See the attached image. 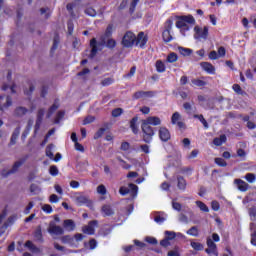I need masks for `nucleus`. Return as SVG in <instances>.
<instances>
[{
  "label": "nucleus",
  "instance_id": "1",
  "mask_svg": "<svg viewBox=\"0 0 256 256\" xmlns=\"http://www.w3.org/2000/svg\"><path fill=\"white\" fill-rule=\"evenodd\" d=\"M195 18L191 15L188 16H180L178 20L176 21V27L179 29L181 35H187L189 31H191V28L195 26Z\"/></svg>",
  "mask_w": 256,
  "mask_h": 256
},
{
  "label": "nucleus",
  "instance_id": "2",
  "mask_svg": "<svg viewBox=\"0 0 256 256\" xmlns=\"http://www.w3.org/2000/svg\"><path fill=\"white\" fill-rule=\"evenodd\" d=\"M220 241H221V238L219 237V234H217V233H213L212 238L208 237L207 241H206L207 247H208L206 249V253L208 255H214V256L219 255V252L217 251V244H215V243H219Z\"/></svg>",
  "mask_w": 256,
  "mask_h": 256
},
{
  "label": "nucleus",
  "instance_id": "3",
  "mask_svg": "<svg viewBox=\"0 0 256 256\" xmlns=\"http://www.w3.org/2000/svg\"><path fill=\"white\" fill-rule=\"evenodd\" d=\"M91 53L90 57L93 59L97 55V51H101L105 47V39L102 37L99 42L95 38L90 41Z\"/></svg>",
  "mask_w": 256,
  "mask_h": 256
},
{
  "label": "nucleus",
  "instance_id": "4",
  "mask_svg": "<svg viewBox=\"0 0 256 256\" xmlns=\"http://www.w3.org/2000/svg\"><path fill=\"white\" fill-rule=\"evenodd\" d=\"M142 131H143V139L145 143H151L153 139V135H155V132L153 131V127H151L148 123L142 121Z\"/></svg>",
  "mask_w": 256,
  "mask_h": 256
},
{
  "label": "nucleus",
  "instance_id": "5",
  "mask_svg": "<svg viewBox=\"0 0 256 256\" xmlns=\"http://www.w3.org/2000/svg\"><path fill=\"white\" fill-rule=\"evenodd\" d=\"M173 29V20L169 19L165 23V30L162 33L163 41L165 43H170L173 41V35H171V31Z\"/></svg>",
  "mask_w": 256,
  "mask_h": 256
},
{
  "label": "nucleus",
  "instance_id": "6",
  "mask_svg": "<svg viewBox=\"0 0 256 256\" xmlns=\"http://www.w3.org/2000/svg\"><path fill=\"white\" fill-rule=\"evenodd\" d=\"M136 40H137V36L135 35V33L128 31L123 36L122 45L128 48L133 47V45H135Z\"/></svg>",
  "mask_w": 256,
  "mask_h": 256
},
{
  "label": "nucleus",
  "instance_id": "7",
  "mask_svg": "<svg viewBox=\"0 0 256 256\" xmlns=\"http://www.w3.org/2000/svg\"><path fill=\"white\" fill-rule=\"evenodd\" d=\"M207 37H209V27L205 26L201 28V26L198 25L194 27V39L207 40Z\"/></svg>",
  "mask_w": 256,
  "mask_h": 256
},
{
  "label": "nucleus",
  "instance_id": "8",
  "mask_svg": "<svg viewBox=\"0 0 256 256\" xmlns=\"http://www.w3.org/2000/svg\"><path fill=\"white\" fill-rule=\"evenodd\" d=\"M138 189H139V188L137 187V185H135V184H129L128 187H125V186L120 187L119 193H120V195H123V196L129 195V193H130V195H131L132 197H137V191H138Z\"/></svg>",
  "mask_w": 256,
  "mask_h": 256
},
{
  "label": "nucleus",
  "instance_id": "9",
  "mask_svg": "<svg viewBox=\"0 0 256 256\" xmlns=\"http://www.w3.org/2000/svg\"><path fill=\"white\" fill-rule=\"evenodd\" d=\"M25 161H27V158H20L18 161H16L9 171H3L2 175L3 177H9V175H13V173H17L19 171V168L25 165Z\"/></svg>",
  "mask_w": 256,
  "mask_h": 256
},
{
  "label": "nucleus",
  "instance_id": "10",
  "mask_svg": "<svg viewBox=\"0 0 256 256\" xmlns=\"http://www.w3.org/2000/svg\"><path fill=\"white\" fill-rule=\"evenodd\" d=\"M172 125H177L179 129H185V123L182 121L181 114L179 112H174L171 117Z\"/></svg>",
  "mask_w": 256,
  "mask_h": 256
},
{
  "label": "nucleus",
  "instance_id": "11",
  "mask_svg": "<svg viewBox=\"0 0 256 256\" xmlns=\"http://www.w3.org/2000/svg\"><path fill=\"white\" fill-rule=\"evenodd\" d=\"M147 35H145L144 32H140L137 36H136V40L134 45H136V47H140V49H144L145 45H147Z\"/></svg>",
  "mask_w": 256,
  "mask_h": 256
},
{
  "label": "nucleus",
  "instance_id": "12",
  "mask_svg": "<svg viewBox=\"0 0 256 256\" xmlns=\"http://www.w3.org/2000/svg\"><path fill=\"white\" fill-rule=\"evenodd\" d=\"M48 233L53 235H63L65 233V230L61 226H58L55 224V222H50L48 227Z\"/></svg>",
  "mask_w": 256,
  "mask_h": 256
},
{
  "label": "nucleus",
  "instance_id": "13",
  "mask_svg": "<svg viewBox=\"0 0 256 256\" xmlns=\"http://www.w3.org/2000/svg\"><path fill=\"white\" fill-rule=\"evenodd\" d=\"M11 97L1 96L0 97V111H5L8 107H11Z\"/></svg>",
  "mask_w": 256,
  "mask_h": 256
},
{
  "label": "nucleus",
  "instance_id": "14",
  "mask_svg": "<svg viewBox=\"0 0 256 256\" xmlns=\"http://www.w3.org/2000/svg\"><path fill=\"white\" fill-rule=\"evenodd\" d=\"M200 67L209 75H215V66L209 62L200 63Z\"/></svg>",
  "mask_w": 256,
  "mask_h": 256
},
{
  "label": "nucleus",
  "instance_id": "15",
  "mask_svg": "<svg viewBox=\"0 0 256 256\" xmlns=\"http://www.w3.org/2000/svg\"><path fill=\"white\" fill-rule=\"evenodd\" d=\"M159 138L161 139V141L166 142L171 139V133L169 132V130L167 128L160 127Z\"/></svg>",
  "mask_w": 256,
  "mask_h": 256
},
{
  "label": "nucleus",
  "instance_id": "16",
  "mask_svg": "<svg viewBox=\"0 0 256 256\" xmlns=\"http://www.w3.org/2000/svg\"><path fill=\"white\" fill-rule=\"evenodd\" d=\"M96 227H97V221H92L83 228V233H86V235H93L95 233Z\"/></svg>",
  "mask_w": 256,
  "mask_h": 256
},
{
  "label": "nucleus",
  "instance_id": "17",
  "mask_svg": "<svg viewBox=\"0 0 256 256\" xmlns=\"http://www.w3.org/2000/svg\"><path fill=\"white\" fill-rule=\"evenodd\" d=\"M234 183L239 191L245 192L249 189V184L241 179H235Z\"/></svg>",
  "mask_w": 256,
  "mask_h": 256
},
{
  "label": "nucleus",
  "instance_id": "18",
  "mask_svg": "<svg viewBox=\"0 0 256 256\" xmlns=\"http://www.w3.org/2000/svg\"><path fill=\"white\" fill-rule=\"evenodd\" d=\"M148 125H153L154 127H157V125H161V118L157 116H149L147 119L143 120Z\"/></svg>",
  "mask_w": 256,
  "mask_h": 256
},
{
  "label": "nucleus",
  "instance_id": "19",
  "mask_svg": "<svg viewBox=\"0 0 256 256\" xmlns=\"http://www.w3.org/2000/svg\"><path fill=\"white\" fill-rule=\"evenodd\" d=\"M153 95V92L138 91L133 94V99H149Z\"/></svg>",
  "mask_w": 256,
  "mask_h": 256
},
{
  "label": "nucleus",
  "instance_id": "20",
  "mask_svg": "<svg viewBox=\"0 0 256 256\" xmlns=\"http://www.w3.org/2000/svg\"><path fill=\"white\" fill-rule=\"evenodd\" d=\"M75 203L76 205H86V203H89V198L82 194H76L75 195Z\"/></svg>",
  "mask_w": 256,
  "mask_h": 256
},
{
  "label": "nucleus",
  "instance_id": "21",
  "mask_svg": "<svg viewBox=\"0 0 256 256\" xmlns=\"http://www.w3.org/2000/svg\"><path fill=\"white\" fill-rule=\"evenodd\" d=\"M63 226L66 231H75V222L73 220H65Z\"/></svg>",
  "mask_w": 256,
  "mask_h": 256
},
{
  "label": "nucleus",
  "instance_id": "22",
  "mask_svg": "<svg viewBox=\"0 0 256 256\" xmlns=\"http://www.w3.org/2000/svg\"><path fill=\"white\" fill-rule=\"evenodd\" d=\"M157 73H165L167 67L165 66V63L161 60L156 61L155 64Z\"/></svg>",
  "mask_w": 256,
  "mask_h": 256
},
{
  "label": "nucleus",
  "instance_id": "23",
  "mask_svg": "<svg viewBox=\"0 0 256 256\" xmlns=\"http://www.w3.org/2000/svg\"><path fill=\"white\" fill-rule=\"evenodd\" d=\"M137 121L138 118L134 117L131 121H130V127L133 131V133H135V135H137L139 133V126L137 125Z\"/></svg>",
  "mask_w": 256,
  "mask_h": 256
},
{
  "label": "nucleus",
  "instance_id": "24",
  "mask_svg": "<svg viewBox=\"0 0 256 256\" xmlns=\"http://www.w3.org/2000/svg\"><path fill=\"white\" fill-rule=\"evenodd\" d=\"M251 233V243L256 247V226L254 223L250 224Z\"/></svg>",
  "mask_w": 256,
  "mask_h": 256
},
{
  "label": "nucleus",
  "instance_id": "25",
  "mask_svg": "<svg viewBox=\"0 0 256 256\" xmlns=\"http://www.w3.org/2000/svg\"><path fill=\"white\" fill-rule=\"evenodd\" d=\"M179 57L177 56V54L175 52H172L170 54H168L166 61L167 63H177Z\"/></svg>",
  "mask_w": 256,
  "mask_h": 256
},
{
  "label": "nucleus",
  "instance_id": "26",
  "mask_svg": "<svg viewBox=\"0 0 256 256\" xmlns=\"http://www.w3.org/2000/svg\"><path fill=\"white\" fill-rule=\"evenodd\" d=\"M227 141V136L221 135L219 138H215L213 143L216 145V147H220L222 143H225Z\"/></svg>",
  "mask_w": 256,
  "mask_h": 256
},
{
  "label": "nucleus",
  "instance_id": "27",
  "mask_svg": "<svg viewBox=\"0 0 256 256\" xmlns=\"http://www.w3.org/2000/svg\"><path fill=\"white\" fill-rule=\"evenodd\" d=\"M178 50H179V53H181L184 57H189V55L193 53V50L189 48L179 47Z\"/></svg>",
  "mask_w": 256,
  "mask_h": 256
},
{
  "label": "nucleus",
  "instance_id": "28",
  "mask_svg": "<svg viewBox=\"0 0 256 256\" xmlns=\"http://www.w3.org/2000/svg\"><path fill=\"white\" fill-rule=\"evenodd\" d=\"M53 149H55V145L51 144L46 147V157H49V159H53Z\"/></svg>",
  "mask_w": 256,
  "mask_h": 256
},
{
  "label": "nucleus",
  "instance_id": "29",
  "mask_svg": "<svg viewBox=\"0 0 256 256\" xmlns=\"http://www.w3.org/2000/svg\"><path fill=\"white\" fill-rule=\"evenodd\" d=\"M43 115H45V110L44 109H40L38 111V115H37L38 120L36 122V129H38L39 125H41V121L43 120Z\"/></svg>",
  "mask_w": 256,
  "mask_h": 256
},
{
  "label": "nucleus",
  "instance_id": "30",
  "mask_svg": "<svg viewBox=\"0 0 256 256\" xmlns=\"http://www.w3.org/2000/svg\"><path fill=\"white\" fill-rule=\"evenodd\" d=\"M21 133V128H16L12 134L11 137V143L12 145H15V141H17V138L19 137V134Z\"/></svg>",
  "mask_w": 256,
  "mask_h": 256
},
{
  "label": "nucleus",
  "instance_id": "31",
  "mask_svg": "<svg viewBox=\"0 0 256 256\" xmlns=\"http://www.w3.org/2000/svg\"><path fill=\"white\" fill-rule=\"evenodd\" d=\"M191 83L195 87H205V85H207V83H205V81L200 80V79H192Z\"/></svg>",
  "mask_w": 256,
  "mask_h": 256
},
{
  "label": "nucleus",
  "instance_id": "32",
  "mask_svg": "<svg viewBox=\"0 0 256 256\" xmlns=\"http://www.w3.org/2000/svg\"><path fill=\"white\" fill-rule=\"evenodd\" d=\"M197 207H199L200 211H203L204 213H209V207L205 205V203L201 201H196Z\"/></svg>",
  "mask_w": 256,
  "mask_h": 256
},
{
  "label": "nucleus",
  "instance_id": "33",
  "mask_svg": "<svg viewBox=\"0 0 256 256\" xmlns=\"http://www.w3.org/2000/svg\"><path fill=\"white\" fill-rule=\"evenodd\" d=\"M186 233H187V235H191L192 237H198L199 229H197V227L193 226Z\"/></svg>",
  "mask_w": 256,
  "mask_h": 256
},
{
  "label": "nucleus",
  "instance_id": "34",
  "mask_svg": "<svg viewBox=\"0 0 256 256\" xmlns=\"http://www.w3.org/2000/svg\"><path fill=\"white\" fill-rule=\"evenodd\" d=\"M178 189L184 190L185 187H187V182L183 177H178V184H177Z\"/></svg>",
  "mask_w": 256,
  "mask_h": 256
},
{
  "label": "nucleus",
  "instance_id": "35",
  "mask_svg": "<svg viewBox=\"0 0 256 256\" xmlns=\"http://www.w3.org/2000/svg\"><path fill=\"white\" fill-rule=\"evenodd\" d=\"M96 191H97L98 195H107V188L103 184H100L96 188Z\"/></svg>",
  "mask_w": 256,
  "mask_h": 256
},
{
  "label": "nucleus",
  "instance_id": "36",
  "mask_svg": "<svg viewBox=\"0 0 256 256\" xmlns=\"http://www.w3.org/2000/svg\"><path fill=\"white\" fill-rule=\"evenodd\" d=\"M195 119L200 120L202 125L205 127V129H209V124L207 123V120L203 117V115H194Z\"/></svg>",
  "mask_w": 256,
  "mask_h": 256
},
{
  "label": "nucleus",
  "instance_id": "37",
  "mask_svg": "<svg viewBox=\"0 0 256 256\" xmlns=\"http://www.w3.org/2000/svg\"><path fill=\"white\" fill-rule=\"evenodd\" d=\"M49 173L52 175V177H57V175H59V168H57L55 165H52L49 168Z\"/></svg>",
  "mask_w": 256,
  "mask_h": 256
},
{
  "label": "nucleus",
  "instance_id": "38",
  "mask_svg": "<svg viewBox=\"0 0 256 256\" xmlns=\"http://www.w3.org/2000/svg\"><path fill=\"white\" fill-rule=\"evenodd\" d=\"M102 213L106 216L113 215V209H111V206L105 205L102 207Z\"/></svg>",
  "mask_w": 256,
  "mask_h": 256
},
{
  "label": "nucleus",
  "instance_id": "39",
  "mask_svg": "<svg viewBox=\"0 0 256 256\" xmlns=\"http://www.w3.org/2000/svg\"><path fill=\"white\" fill-rule=\"evenodd\" d=\"M25 247L29 248V250L32 251L33 253L39 251V249H37V247H35V245H33V242L31 241H27L25 243Z\"/></svg>",
  "mask_w": 256,
  "mask_h": 256
},
{
  "label": "nucleus",
  "instance_id": "40",
  "mask_svg": "<svg viewBox=\"0 0 256 256\" xmlns=\"http://www.w3.org/2000/svg\"><path fill=\"white\" fill-rule=\"evenodd\" d=\"M216 53L218 54V58L221 59L225 57V55L227 54V50L225 49V47L221 46L218 48V52Z\"/></svg>",
  "mask_w": 256,
  "mask_h": 256
},
{
  "label": "nucleus",
  "instance_id": "41",
  "mask_svg": "<svg viewBox=\"0 0 256 256\" xmlns=\"http://www.w3.org/2000/svg\"><path fill=\"white\" fill-rule=\"evenodd\" d=\"M249 216L251 221H256V207L253 206L249 209Z\"/></svg>",
  "mask_w": 256,
  "mask_h": 256
},
{
  "label": "nucleus",
  "instance_id": "42",
  "mask_svg": "<svg viewBox=\"0 0 256 256\" xmlns=\"http://www.w3.org/2000/svg\"><path fill=\"white\" fill-rule=\"evenodd\" d=\"M25 113H27V110L25 107H18L15 111V115H17L18 117L25 115Z\"/></svg>",
  "mask_w": 256,
  "mask_h": 256
},
{
  "label": "nucleus",
  "instance_id": "43",
  "mask_svg": "<svg viewBox=\"0 0 256 256\" xmlns=\"http://www.w3.org/2000/svg\"><path fill=\"white\" fill-rule=\"evenodd\" d=\"M191 247L195 249V251H203V244L199 242H191Z\"/></svg>",
  "mask_w": 256,
  "mask_h": 256
},
{
  "label": "nucleus",
  "instance_id": "44",
  "mask_svg": "<svg viewBox=\"0 0 256 256\" xmlns=\"http://www.w3.org/2000/svg\"><path fill=\"white\" fill-rule=\"evenodd\" d=\"M165 235L169 241H172V239H175L177 237V233L173 231H165Z\"/></svg>",
  "mask_w": 256,
  "mask_h": 256
},
{
  "label": "nucleus",
  "instance_id": "45",
  "mask_svg": "<svg viewBox=\"0 0 256 256\" xmlns=\"http://www.w3.org/2000/svg\"><path fill=\"white\" fill-rule=\"evenodd\" d=\"M237 157H240L242 161H245V158L247 157V152L243 149H238L237 150Z\"/></svg>",
  "mask_w": 256,
  "mask_h": 256
},
{
  "label": "nucleus",
  "instance_id": "46",
  "mask_svg": "<svg viewBox=\"0 0 256 256\" xmlns=\"http://www.w3.org/2000/svg\"><path fill=\"white\" fill-rule=\"evenodd\" d=\"M245 179L248 183H255L256 176L253 173H248L246 174Z\"/></svg>",
  "mask_w": 256,
  "mask_h": 256
},
{
  "label": "nucleus",
  "instance_id": "47",
  "mask_svg": "<svg viewBox=\"0 0 256 256\" xmlns=\"http://www.w3.org/2000/svg\"><path fill=\"white\" fill-rule=\"evenodd\" d=\"M215 163L219 165V167H227V162L223 158H216Z\"/></svg>",
  "mask_w": 256,
  "mask_h": 256
},
{
  "label": "nucleus",
  "instance_id": "48",
  "mask_svg": "<svg viewBox=\"0 0 256 256\" xmlns=\"http://www.w3.org/2000/svg\"><path fill=\"white\" fill-rule=\"evenodd\" d=\"M57 109H59V105L54 104L48 111L47 113V117H51L53 115V113H55V111H57Z\"/></svg>",
  "mask_w": 256,
  "mask_h": 256
},
{
  "label": "nucleus",
  "instance_id": "49",
  "mask_svg": "<svg viewBox=\"0 0 256 256\" xmlns=\"http://www.w3.org/2000/svg\"><path fill=\"white\" fill-rule=\"evenodd\" d=\"M86 15H89L90 17H95L97 15V12L92 7H89L85 10Z\"/></svg>",
  "mask_w": 256,
  "mask_h": 256
},
{
  "label": "nucleus",
  "instance_id": "50",
  "mask_svg": "<svg viewBox=\"0 0 256 256\" xmlns=\"http://www.w3.org/2000/svg\"><path fill=\"white\" fill-rule=\"evenodd\" d=\"M61 241H62L63 243H68L69 245H72L74 239L71 238V236H63V237L61 238Z\"/></svg>",
  "mask_w": 256,
  "mask_h": 256
},
{
  "label": "nucleus",
  "instance_id": "51",
  "mask_svg": "<svg viewBox=\"0 0 256 256\" xmlns=\"http://www.w3.org/2000/svg\"><path fill=\"white\" fill-rule=\"evenodd\" d=\"M123 115V110L121 108H116L112 111V116L121 117Z\"/></svg>",
  "mask_w": 256,
  "mask_h": 256
},
{
  "label": "nucleus",
  "instance_id": "52",
  "mask_svg": "<svg viewBox=\"0 0 256 256\" xmlns=\"http://www.w3.org/2000/svg\"><path fill=\"white\" fill-rule=\"evenodd\" d=\"M42 210L44 211V213H53V207H51V205L49 204L43 205Z\"/></svg>",
  "mask_w": 256,
  "mask_h": 256
},
{
  "label": "nucleus",
  "instance_id": "53",
  "mask_svg": "<svg viewBox=\"0 0 256 256\" xmlns=\"http://www.w3.org/2000/svg\"><path fill=\"white\" fill-rule=\"evenodd\" d=\"M114 80L112 78H105L104 80H102V85L104 87H107L109 85H113Z\"/></svg>",
  "mask_w": 256,
  "mask_h": 256
},
{
  "label": "nucleus",
  "instance_id": "54",
  "mask_svg": "<svg viewBox=\"0 0 256 256\" xmlns=\"http://www.w3.org/2000/svg\"><path fill=\"white\" fill-rule=\"evenodd\" d=\"M55 133V129H51L48 134L46 135L45 140L42 142V147L45 146L47 144V141L49 139V137H51V135H53Z\"/></svg>",
  "mask_w": 256,
  "mask_h": 256
},
{
  "label": "nucleus",
  "instance_id": "55",
  "mask_svg": "<svg viewBox=\"0 0 256 256\" xmlns=\"http://www.w3.org/2000/svg\"><path fill=\"white\" fill-rule=\"evenodd\" d=\"M233 91H235V93H237L238 95H241V93H243V90L241 89V86H239V84H234L232 86Z\"/></svg>",
  "mask_w": 256,
  "mask_h": 256
},
{
  "label": "nucleus",
  "instance_id": "56",
  "mask_svg": "<svg viewBox=\"0 0 256 256\" xmlns=\"http://www.w3.org/2000/svg\"><path fill=\"white\" fill-rule=\"evenodd\" d=\"M49 201L50 203H59V196H57L56 194H52L49 197Z\"/></svg>",
  "mask_w": 256,
  "mask_h": 256
},
{
  "label": "nucleus",
  "instance_id": "57",
  "mask_svg": "<svg viewBox=\"0 0 256 256\" xmlns=\"http://www.w3.org/2000/svg\"><path fill=\"white\" fill-rule=\"evenodd\" d=\"M95 121V117L93 116H88L84 119L83 125H89V123H93Z\"/></svg>",
  "mask_w": 256,
  "mask_h": 256
},
{
  "label": "nucleus",
  "instance_id": "58",
  "mask_svg": "<svg viewBox=\"0 0 256 256\" xmlns=\"http://www.w3.org/2000/svg\"><path fill=\"white\" fill-rule=\"evenodd\" d=\"M75 149L76 151H80V153L85 152V147H83V145H81L79 142H75Z\"/></svg>",
  "mask_w": 256,
  "mask_h": 256
},
{
  "label": "nucleus",
  "instance_id": "59",
  "mask_svg": "<svg viewBox=\"0 0 256 256\" xmlns=\"http://www.w3.org/2000/svg\"><path fill=\"white\" fill-rule=\"evenodd\" d=\"M129 149H131V145L129 144V142H123L121 144V150L122 151H129Z\"/></svg>",
  "mask_w": 256,
  "mask_h": 256
},
{
  "label": "nucleus",
  "instance_id": "60",
  "mask_svg": "<svg viewBox=\"0 0 256 256\" xmlns=\"http://www.w3.org/2000/svg\"><path fill=\"white\" fill-rule=\"evenodd\" d=\"M168 256H181V254H179V248H175L174 250H170L168 252Z\"/></svg>",
  "mask_w": 256,
  "mask_h": 256
},
{
  "label": "nucleus",
  "instance_id": "61",
  "mask_svg": "<svg viewBox=\"0 0 256 256\" xmlns=\"http://www.w3.org/2000/svg\"><path fill=\"white\" fill-rule=\"evenodd\" d=\"M209 59H212L213 61H215V60L219 59V55L217 54L216 51H211L209 53Z\"/></svg>",
  "mask_w": 256,
  "mask_h": 256
},
{
  "label": "nucleus",
  "instance_id": "62",
  "mask_svg": "<svg viewBox=\"0 0 256 256\" xmlns=\"http://www.w3.org/2000/svg\"><path fill=\"white\" fill-rule=\"evenodd\" d=\"M103 133H105V129L104 128L99 129L94 135V139H99V137H103Z\"/></svg>",
  "mask_w": 256,
  "mask_h": 256
},
{
  "label": "nucleus",
  "instance_id": "63",
  "mask_svg": "<svg viewBox=\"0 0 256 256\" xmlns=\"http://www.w3.org/2000/svg\"><path fill=\"white\" fill-rule=\"evenodd\" d=\"M172 207L175 211H181V204L176 201H172Z\"/></svg>",
  "mask_w": 256,
  "mask_h": 256
},
{
  "label": "nucleus",
  "instance_id": "64",
  "mask_svg": "<svg viewBox=\"0 0 256 256\" xmlns=\"http://www.w3.org/2000/svg\"><path fill=\"white\" fill-rule=\"evenodd\" d=\"M211 207H212L213 211H219V209H220L219 202L212 201Z\"/></svg>",
  "mask_w": 256,
  "mask_h": 256
}]
</instances>
